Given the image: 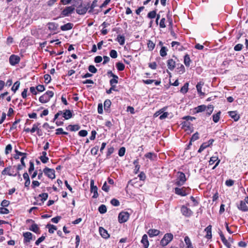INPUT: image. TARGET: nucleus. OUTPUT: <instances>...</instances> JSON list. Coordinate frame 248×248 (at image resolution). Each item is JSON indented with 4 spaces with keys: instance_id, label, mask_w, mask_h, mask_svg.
Instances as JSON below:
<instances>
[{
    "instance_id": "nucleus-41",
    "label": "nucleus",
    "mask_w": 248,
    "mask_h": 248,
    "mask_svg": "<svg viewBox=\"0 0 248 248\" xmlns=\"http://www.w3.org/2000/svg\"><path fill=\"white\" fill-rule=\"evenodd\" d=\"M46 228L48 229V232L50 233H54V231L57 230L56 227L52 224H47Z\"/></svg>"
},
{
    "instance_id": "nucleus-11",
    "label": "nucleus",
    "mask_w": 248,
    "mask_h": 248,
    "mask_svg": "<svg viewBox=\"0 0 248 248\" xmlns=\"http://www.w3.org/2000/svg\"><path fill=\"white\" fill-rule=\"evenodd\" d=\"M24 237V243L28 244L33 239V235L30 232H25L23 234Z\"/></svg>"
},
{
    "instance_id": "nucleus-30",
    "label": "nucleus",
    "mask_w": 248,
    "mask_h": 248,
    "mask_svg": "<svg viewBox=\"0 0 248 248\" xmlns=\"http://www.w3.org/2000/svg\"><path fill=\"white\" fill-rule=\"evenodd\" d=\"M116 40L119 42L120 45L123 46L125 43V38L123 35H118Z\"/></svg>"
},
{
    "instance_id": "nucleus-39",
    "label": "nucleus",
    "mask_w": 248,
    "mask_h": 248,
    "mask_svg": "<svg viewBox=\"0 0 248 248\" xmlns=\"http://www.w3.org/2000/svg\"><path fill=\"white\" fill-rule=\"evenodd\" d=\"M206 108V106L204 105H200L195 108L196 112L197 113L205 111Z\"/></svg>"
},
{
    "instance_id": "nucleus-29",
    "label": "nucleus",
    "mask_w": 248,
    "mask_h": 248,
    "mask_svg": "<svg viewBox=\"0 0 248 248\" xmlns=\"http://www.w3.org/2000/svg\"><path fill=\"white\" fill-rule=\"evenodd\" d=\"M15 151L16 154L14 156V158L16 159H19V156H27V154L26 153H22V152H19L16 149H15Z\"/></svg>"
},
{
    "instance_id": "nucleus-20",
    "label": "nucleus",
    "mask_w": 248,
    "mask_h": 248,
    "mask_svg": "<svg viewBox=\"0 0 248 248\" xmlns=\"http://www.w3.org/2000/svg\"><path fill=\"white\" fill-rule=\"evenodd\" d=\"M229 116L232 118L234 121L236 122L240 119L239 115L235 111H232L228 112Z\"/></svg>"
},
{
    "instance_id": "nucleus-8",
    "label": "nucleus",
    "mask_w": 248,
    "mask_h": 248,
    "mask_svg": "<svg viewBox=\"0 0 248 248\" xmlns=\"http://www.w3.org/2000/svg\"><path fill=\"white\" fill-rule=\"evenodd\" d=\"M43 172L45 175L51 179L55 178V170L53 169L46 167L44 169Z\"/></svg>"
},
{
    "instance_id": "nucleus-48",
    "label": "nucleus",
    "mask_w": 248,
    "mask_h": 248,
    "mask_svg": "<svg viewBox=\"0 0 248 248\" xmlns=\"http://www.w3.org/2000/svg\"><path fill=\"white\" fill-rule=\"evenodd\" d=\"M20 85V82L18 81H16L13 87H12V90L14 92L16 93V92L18 89Z\"/></svg>"
},
{
    "instance_id": "nucleus-1",
    "label": "nucleus",
    "mask_w": 248,
    "mask_h": 248,
    "mask_svg": "<svg viewBox=\"0 0 248 248\" xmlns=\"http://www.w3.org/2000/svg\"><path fill=\"white\" fill-rule=\"evenodd\" d=\"M191 191V189L189 187L183 186L181 188L175 187L174 188V193L181 196H186L188 195Z\"/></svg>"
},
{
    "instance_id": "nucleus-31",
    "label": "nucleus",
    "mask_w": 248,
    "mask_h": 248,
    "mask_svg": "<svg viewBox=\"0 0 248 248\" xmlns=\"http://www.w3.org/2000/svg\"><path fill=\"white\" fill-rule=\"evenodd\" d=\"M177 69L178 70V72L180 74H182L185 72V68L182 64H177Z\"/></svg>"
},
{
    "instance_id": "nucleus-47",
    "label": "nucleus",
    "mask_w": 248,
    "mask_h": 248,
    "mask_svg": "<svg viewBox=\"0 0 248 248\" xmlns=\"http://www.w3.org/2000/svg\"><path fill=\"white\" fill-rule=\"evenodd\" d=\"M98 211L101 214H104L107 212L106 206L104 204H101L98 207Z\"/></svg>"
},
{
    "instance_id": "nucleus-21",
    "label": "nucleus",
    "mask_w": 248,
    "mask_h": 248,
    "mask_svg": "<svg viewBox=\"0 0 248 248\" xmlns=\"http://www.w3.org/2000/svg\"><path fill=\"white\" fill-rule=\"evenodd\" d=\"M212 226L209 225L204 230L205 232H206V234L205 235V237L210 239L212 238Z\"/></svg>"
},
{
    "instance_id": "nucleus-15",
    "label": "nucleus",
    "mask_w": 248,
    "mask_h": 248,
    "mask_svg": "<svg viewBox=\"0 0 248 248\" xmlns=\"http://www.w3.org/2000/svg\"><path fill=\"white\" fill-rule=\"evenodd\" d=\"M237 207L239 210L243 212L248 211V207L246 205V202L243 201H241L240 203L237 204Z\"/></svg>"
},
{
    "instance_id": "nucleus-40",
    "label": "nucleus",
    "mask_w": 248,
    "mask_h": 248,
    "mask_svg": "<svg viewBox=\"0 0 248 248\" xmlns=\"http://www.w3.org/2000/svg\"><path fill=\"white\" fill-rule=\"evenodd\" d=\"M221 114V112L218 111L217 113L213 115V121L217 123L220 119V116Z\"/></svg>"
},
{
    "instance_id": "nucleus-64",
    "label": "nucleus",
    "mask_w": 248,
    "mask_h": 248,
    "mask_svg": "<svg viewBox=\"0 0 248 248\" xmlns=\"http://www.w3.org/2000/svg\"><path fill=\"white\" fill-rule=\"evenodd\" d=\"M12 149V147L11 144H8L5 148V154L6 155L8 154L10 152H11Z\"/></svg>"
},
{
    "instance_id": "nucleus-12",
    "label": "nucleus",
    "mask_w": 248,
    "mask_h": 248,
    "mask_svg": "<svg viewBox=\"0 0 248 248\" xmlns=\"http://www.w3.org/2000/svg\"><path fill=\"white\" fill-rule=\"evenodd\" d=\"M20 57L17 55H12L9 58V62L12 65H15L20 62Z\"/></svg>"
},
{
    "instance_id": "nucleus-35",
    "label": "nucleus",
    "mask_w": 248,
    "mask_h": 248,
    "mask_svg": "<svg viewBox=\"0 0 248 248\" xmlns=\"http://www.w3.org/2000/svg\"><path fill=\"white\" fill-rule=\"evenodd\" d=\"M191 62V60L190 59L189 56L188 54L185 55L184 56V62L186 66L189 67L190 65V63Z\"/></svg>"
},
{
    "instance_id": "nucleus-44",
    "label": "nucleus",
    "mask_w": 248,
    "mask_h": 248,
    "mask_svg": "<svg viewBox=\"0 0 248 248\" xmlns=\"http://www.w3.org/2000/svg\"><path fill=\"white\" fill-rule=\"evenodd\" d=\"M155 46V44L151 40H148L147 43V47L149 51H152Z\"/></svg>"
},
{
    "instance_id": "nucleus-53",
    "label": "nucleus",
    "mask_w": 248,
    "mask_h": 248,
    "mask_svg": "<svg viewBox=\"0 0 248 248\" xmlns=\"http://www.w3.org/2000/svg\"><path fill=\"white\" fill-rule=\"evenodd\" d=\"M39 197L41 198V201L42 203L44 202L48 198V194L46 193H43L39 194Z\"/></svg>"
},
{
    "instance_id": "nucleus-14",
    "label": "nucleus",
    "mask_w": 248,
    "mask_h": 248,
    "mask_svg": "<svg viewBox=\"0 0 248 248\" xmlns=\"http://www.w3.org/2000/svg\"><path fill=\"white\" fill-rule=\"evenodd\" d=\"M219 234L222 243L224 244V245L228 248H231V244H230V242H229L228 241V240L226 239L225 237L224 236V234H223L221 231H220L219 232Z\"/></svg>"
},
{
    "instance_id": "nucleus-61",
    "label": "nucleus",
    "mask_w": 248,
    "mask_h": 248,
    "mask_svg": "<svg viewBox=\"0 0 248 248\" xmlns=\"http://www.w3.org/2000/svg\"><path fill=\"white\" fill-rule=\"evenodd\" d=\"M165 18L163 17L160 21L159 26L161 28H165L166 27L165 25Z\"/></svg>"
},
{
    "instance_id": "nucleus-17",
    "label": "nucleus",
    "mask_w": 248,
    "mask_h": 248,
    "mask_svg": "<svg viewBox=\"0 0 248 248\" xmlns=\"http://www.w3.org/2000/svg\"><path fill=\"white\" fill-rule=\"evenodd\" d=\"M167 66L168 68L172 71L174 69L176 66L175 62L172 59H170L167 61Z\"/></svg>"
},
{
    "instance_id": "nucleus-3",
    "label": "nucleus",
    "mask_w": 248,
    "mask_h": 248,
    "mask_svg": "<svg viewBox=\"0 0 248 248\" xmlns=\"http://www.w3.org/2000/svg\"><path fill=\"white\" fill-rule=\"evenodd\" d=\"M186 181V178L185 173L180 171L178 172L175 184L178 186H181L184 185Z\"/></svg>"
},
{
    "instance_id": "nucleus-5",
    "label": "nucleus",
    "mask_w": 248,
    "mask_h": 248,
    "mask_svg": "<svg viewBox=\"0 0 248 248\" xmlns=\"http://www.w3.org/2000/svg\"><path fill=\"white\" fill-rule=\"evenodd\" d=\"M173 234L171 233H166L163 238L161 240L160 244L162 246H167L173 239Z\"/></svg>"
},
{
    "instance_id": "nucleus-45",
    "label": "nucleus",
    "mask_w": 248,
    "mask_h": 248,
    "mask_svg": "<svg viewBox=\"0 0 248 248\" xmlns=\"http://www.w3.org/2000/svg\"><path fill=\"white\" fill-rule=\"evenodd\" d=\"M40 125V124L39 123H36L33 124L32 127L31 129V133H33L35 131H36L37 130H38V128L39 127V126Z\"/></svg>"
},
{
    "instance_id": "nucleus-19",
    "label": "nucleus",
    "mask_w": 248,
    "mask_h": 248,
    "mask_svg": "<svg viewBox=\"0 0 248 248\" xmlns=\"http://www.w3.org/2000/svg\"><path fill=\"white\" fill-rule=\"evenodd\" d=\"M99 231L101 236L105 239L108 238L109 237V234L106 230L104 229L103 227H99Z\"/></svg>"
},
{
    "instance_id": "nucleus-28",
    "label": "nucleus",
    "mask_w": 248,
    "mask_h": 248,
    "mask_svg": "<svg viewBox=\"0 0 248 248\" xmlns=\"http://www.w3.org/2000/svg\"><path fill=\"white\" fill-rule=\"evenodd\" d=\"M88 10V8L87 7H79L76 10V12L79 15H84L87 12Z\"/></svg>"
},
{
    "instance_id": "nucleus-57",
    "label": "nucleus",
    "mask_w": 248,
    "mask_h": 248,
    "mask_svg": "<svg viewBox=\"0 0 248 248\" xmlns=\"http://www.w3.org/2000/svg\"><path fill=\"white\" fill-rule=\"evenodd\" d=\"M109 55L112 58H116L118 57V54L115 50H111L109 52Z\"/></svg>"
},
{
    "instance_id": "nucleus-51",
    "label": "nucleus",
    "mask_w": 248,
    "mask_h": 248,
    "mask_svg": "<svg viewBox=\"0 0 248 248\" xmlns=\"http://www.w3.org/2000/svg\"><path fill=\"white\" fill-rule=\"evenodd\" d=\"M156 15V11H152L148 13L147 15V17L150 19L154 18Z\"/></svg>"
},
{
    "instance_id": "nucleus-63",
    "label": "nucleus",
    "mask_w": 248,
    "mask_h": 248,
    "mask_svg": "<svg viewBox=\"0 0 248 248\" xmlns=\"http://www.w3.org/2000/svg\"><path fill=\"white\" fill-rule=\"evenodd\" d=\"M114 148L110 147L108 149V152L107 153V157L108 158L114 152Z\"/></svg>"
},
{
    "instance_id": "nucleus-46",
    "label": "nucleus",
    "mask_w": 248,
    "mask_h": 248,
    "mask_svg": "<svg viewBox=\"0 0 248 248\" xmlns=\"http://www.w3.org/2000/svg\"><path fill=\"white\" fill-rule=\"evenodd\" d=\"M111 87L109 89L106 91L107 94H110L112 91L118 92V90L116 89V85H110Z\"/></svg>"
},
{
    "instance_id": "nucleus-10",
    "label": "nucleus",
    "mask_w": 248,
    "mask_h": 248,
    "mask_svg": "<svg viewBox=\"0 0 248 248\" xmlns=\"http://www.w3.org/2000/svg\"><path fill=\"white\" fill-rule=\"evenodd\" d=\"M90 185H91V192L93 193V198L95 199L97 198L99 195L97 192V187L96 186H94V180L92 179L90 181Z\"/></svg>"
},
{
    "instance_id": "nucleus-4",
    "label": "nucleus",
    "mask_w": 248,
    "mask_h": 248,
    "mask_svg": "<svg viewBox=\"0 0 248 248\" xmlns=\"http://www.w3.org/2000/svg\"><path fill=\"white\" fill-rule=\"evenodd\" d=\"M54 93L52 91H47L39 97V100L42 103H47L50 100V98L52 97Z\"/></svg>"
},
{
    "instance_id": "nucleus-54",
    "label": "nucleus",
    "mask_w": 248,
    "mask_h": 248,
    "mask_svg": "<svg viewBox=\"0 0 248 248\" xmlns=\"http://www.w3.org/2000/svg\"><path fill=\"white\" fill-rule=\"evenodd\" d=\"M199 138V134L198 132H196L195 133V134H194L192 137L191 138V139H190V144H191V142L192 141H194L196 140H197Z\"/></svg>"
},
{
    "instance_id": "nucleus-34",
    "label": "nucleus",
    "mask_w": 248,
    "mask_h": 248,
    "mask_svg": "<svg viewBox=\"0 0 248 248\" xmlns=\"http://www.w3.org/2000/svg\"><path fill=\"white\" fill-rule=\"evenodd\" d=\"M214 110V106L212 105H209L207 107L206 106V114L209 116L211 114V113L213 112Z\"/></svg>"
},
{
    "instance_id": "nucleus-38",
    "label": "nucleus",
    "mask_w": 248,
    "mask_h": 248,
    "mask_svg": "<svg viewBox=\"0 0 248 248\" xmlns=\"http://www.w3.org/2000/svg\"><path fill=\"white\" fill-rule=\"evenodd\" d=\"M118 79H119V77L117 75L112 77V78H111L109 80L110 85H116V84H117L118 83Z\"/></svg>"
},
{
    "instance_id": "nucleus-49",
    "label": "nucleus",
    "mask_w": 248,
    "mask_h": 248,
    "mask_svg": "<svg viewBox=\"0 0 248 248\" xmlns=\"http://www.w3.org/2000/svg\"><path fill=\"white\" fill-rule=\"evenodd\" d=\"M168 49L165 46H162L160 50V54L162 57H165L167 55Z\"/></svg>"
},
{
    "instance_id": "nucleus-2",
    "label": "nucleus",
    "mask_w": 248,
    "mask_h": 248,
    "mask_svg": "<svg viewBox=\"0 0 248 248\" xmlns=\"http://www.w3.org/2000/svg\"><path fill=\"white\" fill-rule=\"evenodd\" d=\"M62 115V116L64 118L65 120H68L71 118L72 117V112L69 110L66 109L64 110L63 112L62 111H59L54 116V118L53 119V122H54L56 119H57L59 116Z\"/></svg>"
},
{
    "instance_id": "nucleus-24",
    "label": "nucleus",
    "mask_w": 248,
    "mask_h": 248,
    "mask_svg": "<svg viewBox=\"0 0 248 248\" xmlns=\"http://www.w3.org/2000/svg\"><path fill=\"white\" fill-rule=\"evenodd\" d=\"M29 230L34 232L38 234L40 233V230L38 225L35 223H33L29 228Z\"/></svg>"
},
{
    "instance_id": "nucleus-55",
    "label": "nucleus",
    "mask_w": 248,
    "mask_h": 248,
    "mask_svg": "<svg viewBox=\"0 0 248 248\" xmlns=\"http://www.w3.org/2000/svg\"><path fill=\"white\" fill-rule=\"evenodd\" d=\"M56 134L57 135H60V134H63V135H68V133L66 132H64L63 131V129L62 128H59L56 130Z\"/></svg>"
},
{
    "instance_id": "nucleus-43",
    "label": "nucleus",
    "mask_w": 248,
    "mask_h": 248,
    "mask_svg": "<svg viewBox=\"0 0 248 248\" xmlns=\"http://www.w3.org/2000/svg\"><path fill=\"white\" fill-rule=\"evenodd\" d=\"M116 66L117 70L119 71H123L125 68V65L121 62H118L116 63Z\"/></svg>"
},
{
    "instance_id": "nucleus-62",
    "label": "nucleus",
    "mask_w": 248,
    "mask_h": 248,
    "mask_svg": "<svg viewBox=\"0 0 248 248\" xmlns=\"http://www.w3.org/2000/svg\"><path fill=\"white\" fill-rule=\"evenodd\" d=\"M44 79H45V82L46 83H48L51 81V77L48 74H46L44 76Z\"/></svg>"
},
{
    "instance_id": "nucleus-56",
    "label": "nucleus",
    "mask_w": 248,
    "mask_h": 248,
    "mask_svg": "<svg viewBox=\"0 0 248 248\" xmlns=\"http://www.w3.org/2000/svg\"><path fill=\"white\" fill-rule=\"evenodd\" d=\"M20 122V119H18L16 120L12 124V126L10 127V131H12L14 129H16V124L19 123Z\"/></svg>"
},
{
    "instance_id": "nucleus-59",
    "label": "nucleus",
    "mask_w": 248,
    "mask_h": 248,
    "mask_svg": "<svg viewBox=\"0 0 248 248\" xmlns=\"http://www.w3.org/2000/svg\"><path fill=\"white\" fill-rule=\"evenodd\" d=\"M125 152V148L124 147L120 148L118 152V155L120 156H123L124 155Z\"/></svg>"
},
{
    "instance_id": "nucleus-23",
    "label": "nucleus",
    "mask_w": 248,
    "mask_h": 248,
    "mask_svg": "<svg viewBox=\"0 0 248 248\" xmlns=\"http://www.w3.org/2000/svg\"><path fill=\"white\" fill-rule=\"evenodd\" d=\"M73 24L71 23H66L62 26H61V29L62 31H68L72 29Z\"/></svg>"
},
{
    "instance_id": "nucleus-25",
    "label": "nucleus",
    "mask_w": 248,
    "mask_h": 248,
    "mask_svg": "<svg viewBox=\"0 0 248 248\" xmlns=\"http://www.w3.org/2000/svg\"><path fill=\"white\" fill-rule=\"evenodd\" d=\"M49 30L51 31H55L58 27V24L54 22H49L47 24Z\"/></svg>"
},
{
    "instance_id": "nucleus-16",
    "label": "nucleus",
    "mask_w": 248,
    "mask_h": 248,
    "mask_svg": "<svg viewBox=\"0 0 248 248\" xmlns=\"http://www.w3.org/2000/svg\"><path fill=\"white\" fill-rule=\"evenodd\" d=\"M141 243L143 245V247L144 248H148L149 246V242L148 240V236L147 234H144L142 237L141 240Z\"/></svg>"
},
{
    "instance_id": "nucleus-13",
    "label": "nucleus",
    "mask_w": 248,
    "mask_h": 248,
    "mask_svg": "<svg viewBox=\"0 0 248 248\" xmlns=\"http://www.w3.org/2000/svg\"><path fill=\"white\" fill-rule=\"evenodd\" d=\"M11 170V167H9L5 168L1 172L2 175H8L9 176H16L18 175L19 177H20V174L19 172L16 173L15 174L12 173L10 171Z\"/></svg>"
},
{
    "instance_id": "nucleus-50",
    "label": "nucleus",
    "mask_w": 248,
    "mask_h": 248,
    "mask_svg": "<svg viewBox=\"0 0 248 248\" xmlns=\"http://www.w3.org/2000/svg\"><path fill=\"white\" fill-rule=\"evenodd\" d=\"M218 160H219V159H218V157L217 155L213 156L210 158V160L209 161V164L210 165H212L216 161L217 162Z\"/></svg>"
},
{
    "instance_id": "nucleus-32",
    "label": "nucleus",
    "mask_w": 248,
    "mask_h": 248,
    "mask_svg": "<svg viewBox=\"0 0 248 248\" xmlns=\"http://www.w3.org/2000/svg\"><path fill=\"white\" fill-rule=\"evenodd\" d=\"M144 156L151 160H154L156 158V155L154 153L149 152L145 154Z\"/></svg>"
},
{
    "instance_id": "nucleus-58",
    "label": "nucleus",
    "mask_w": 248,
    "mask_h": 248,
    "mask_svg": "<svg viewBox=\"0 0 248 248\" xmlns=\"http://www.w3.org/2000/svg\"><path fill=\"white\" fill-rule=\"evenodd\" d=\"M89 71L92 73H96L97 72V69L94 67V66L91 65L88 67Z\"/></svg>"
},
{
    "instance_id": "nucleus-9",
    "label": "nucleus",
    "mask_w": 248,
    "mask_h": 248,
    "mask_svg": "<svg viewBox=\"0 0 248 248\" xmlns=\"http://www.w3.org/2000/svg\"><path fill=\"white\" fill-rule=\"evenodd\" d=\"M181 212L182 215L186 217H190L193 214L192 211L185 205L182 206Z\"/></svg>"
},
{
    "instance_id": "nucleus-37",
    "label": "nucleus",
    "mask_w": 248,
    "mask_h": 248,
    "mask_svg": "<svg viewBox=\"0 0 248 248\" xmlns=\"http://www.w3.org/2000/svg\"><path fill=\"white\" fill-rule=\"evenodd\" d=\"M68 128H69L70 130L71 131H76L78 130L80 127L78 124H75V125H69Z\"/></svg>"
},
{
    "instance_id": "nucleus-36",
    "label": "nucleus",
    "mask_w": 248,
    "mask_h": 248,
    "mask_svg": "<svg viewBox=\"0 0 248 248\" xmlns=\"http://www.w3.org/2000/svg\"><path fill=\"white\" fill-rule=\"evenodd\" d=\"M111 104V102L110 100L107 99L105 101L104 103V107L105 110L108 111L110 105Z\"/></svg>"
},
{
    "instance_id": "nucleus-27",
    "label": "nucleus",
    "mask_w": 248,
    "mask_h": 248,
    "mask_svg": "<svg viewBox=\"0 0 248 248\" xmlns=\"http://www.w3.org/2000/svg\"><path fill=\"white\" fill-rule=\"evenodd\" d=\"M97 0H94L91 5L90 6H88V8L89 9V13H93V9L95 7H96L97 6Z\"/></svg>"
},
{
    "instance_id": "nucleus-18",
    "label": "nucleus",
    "mask_w": 248,
    "mask_h": 248,
    "mask_svg": "<svg viewBox=\"0 0 248 248\" xmlns=\"http://www.w3.org/2000/svg\"><path fill=\"white\" fill-rule=\"evenodd\" d=\"M159 233L160 231L157 229H149L147 232V233L150 237L157 236Z\"/></svg>"
},
{
    "instance_id": "nucleus-60",
    "label": "nucleus",
    "mask_w": 248,
    "mask_h": 248,
    "mask_svg": "<svg viewBox=\"0 0 248 248\" xmlns=\"http://www.w3.org/2000/svg\"><path fill=\"white\" fill-rule=\"evenodd\" d=\"M110 203L112 205L115 206H118L120 205V202L118 200L115 199H113L111 200Z\"/></svg>"
},
{
    "instance_id": "nucleus-7",
    "label": "nucleus",
    "mask_w": 248,
    "mask_h": 248,
    "mask_svg": "<svg viewBox=\"0 0 248 248\" xmlns=\"http://www.w3.org/2000/svg\"><path fill=\"white\" fill-rule=\"evenodd\" d=\"M129 217V214L127 212H122L118 216V220L120 223L125 222Z\"/></svg>"
},
{
    "instance_id": "nucleus-52",
    "label": "nucleus",
    "mask_w": 248,
    "mask_h": 248,
    "mask_svg": "<svg viewBox=\"0 0 248 248\" xmlns=\"http://www.w3.org/2000/svg\"><path fill=\"white\" fill-rule=\"evenodd\" d=\"M208 147H209V144H207L206 142H204L201 145L198 152L199 153H201Z\"/></svg>"
},
{
    "instance_id": "nucleus-26",
    "label": "nucleus",
    "mask_w": 248,
    "mask_h": 248,
    "mask_svg": "<svg viewBox=\"0 0 248 248\" xmlns=\"http://www.w3.org/2000/svg\"><path fill=\"white\" fill-rule=\"evenodd\" d=\"M23 177L24 179L25 180V187H28L29 185H30V180L29 176V175L27 172H24Z\"/></svg>"
},
{
    "instance_id": "nucleus-33",
    "label": "nucleus",
    "mask_w": 248,
    "mask_h": 248,
    "mask_svg": "<svg viewBox=\"0 0 248 248\" xmlns=\"http://www.w3.org/2000/svg\"><path fill=\"white\" fill-rule=\"evenodd\" d=\"M188 82L185 83L184 86L181 88L180 92L183 94L186 93L188 90Z\"/></svg>"
},
{
    "instance_id": "nucleus-6",
    "label": "nucleus",
    "mask_w": 248,
    "mask_h": 248,
    "mask_svg": "<svg viewBox=\"0 0 248 248\" xmlns=\"http://www.w3.org/2000/svg\"><path fill=\"white\" fill-rule=\"evenodd\" d=\"M75 11V7L73 6L66 7L61 12L60 17H65L69 16Z\"/></svg>"
},
{
    "instance_id": "nucleus-22",
    "label": "nucleus",
    "mask_w": 248,
    "mask_h": 248,
    "mask_svg": "<svg viewBox=\"0 0 248 248\" xmlns=\"http://www.w3.org/2000/svg\"><path fill=\"white\" fill-rule=\"evenodd\" d=\"M204 85V82L202 81L199 82L196 85V89L199 94L201 95H204V93L202 92V88Z\"/></svg>"
},
{
    "instance_id": "nucleus-42",
    "label": "nucleus",
    "mask_w": 248,
    "mask_h": 248,
    "mask_svg": "<svg viewBox=\"0 0 248 248\" xmlns=\"http://www.w3.org/2000/svg\"><path fill=\"white\" fill-rule=\"evenodd\" d=\"M185 242L187 246L186 248H193L190 238L187 236H186L184 239Z\"/></svg>"
}]
</instances>
